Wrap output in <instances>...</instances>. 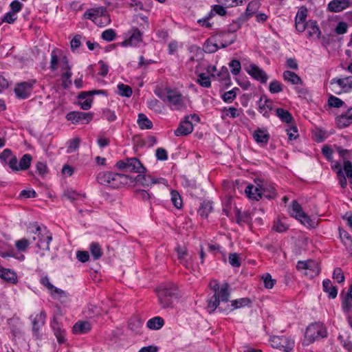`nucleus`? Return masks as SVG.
Instances as JSON below:
<instances>
[{"mask_svg": "<svg viewBox=\"0 0 352 352\" xmlns=\"http://www.w3.org/2000/svg\"><path fill=\"white\" fill-rule=\"evenodd\" d=\"M255 185H248L245 192L249 199L258 201L263 197L272 199L276 197L275 188L260 179L254 180Z\"/></svg>", "mask_w": 352, "mask_h": 352, "instance_id": "nucleus-1", "label": "nucleus"}, {"mask_svg": "<svg viewBox=\"0 0 352 352\" xmlns=\"http://www.w3.org/2000/svg\"><path fill=\"white\" fill-rule=\"evenodd\" d=\"M209 286L214 292V294L208 300V311L212 314L218 307L220 301L226 302L229 300V285L225 283L220 288L218 281L212 280L210 281Z\"/></svg>", "mask_w": 352, "mask_h": 352, "instance_id": "nucleus-2", "label": "nucleus"}, {"mask_svg": "<svg viewBox=\"0 0 352 352\" xmlns=\"http://www.w3.org/2000/svg\"><path fill=\"white\" fill-rule=\"evenodd\" d=\"M156 292L159 304L163 309L172 308L174 300L180 298L179 289L173 283L159 287Z\"/></svg>", "mask_w": 352, "mask_h": 352, "instance_id": "nucleus-3", "label": "nucleus"}, {"mask_svg": "<svg viewBox=\"0 0 352 352\" xmlns=\"http://www.w3.org/2000/svg\"><path fill=\"white\" fill-rule=\"evenodd\" d=\"M116 167L119 170L130 173H144L146 172V168L136 157H127L119 160L116 162Z\"/></svg>", "mask_w": 352, "mask_h": 352, "instance_id": "nucleus-4", "label": "nucleus"}, {"mask_svg": "<svg viewBox=\"0 0 352 352\" xmlns=\"http://www.w3.org/2000/svg\"><path fill=\"white\" fill-rule=\"evenodd\" d=\"M165 102L172 110L180 111L186 107L184 97L181 92L177 89L166 88Z\"/></svg>", "mask_w": 352, "mask_h": 352, "instance_id": "nucleus-5", "label": "nucleus"}, {"mask_svg": "<svg viewBox=\"0 0 352 352\" xmlns=\"http://www.w3.org/2000/svg\"><path fill=\"white\" fill-rule=\"evenodd\" d=\"M327 334L324 324L320 322H316L307 327L305 338L309 343H312L318 339L326 338Z\"/></svg>", "mask_w": 352, "mask_h": 352, "instance_id": "nucleus-6", "label": "nucleus"}, {"mask_svg": "<svg viewBox=\"0 0 352 352\" xmlns=\"http://www.w3.org/2000/svg\"><path fill=\"white\" fill-rule=\"evenodd\" d=\"M229 34L230 33H221L216 36L208 38L204 45V51L206 53H214L220 48L219 43L221 44V47L223 48L232 44L234 39L228 41H225L224 42L222 41L223 37Z\"/></svg>", "mask_w": 352, "mask_h": 352, "instance_id": "nucleus-7", "label": "nucleus"}, {"mask_svg": "<svg viewBox=\"0 0 352 352\" xmlns=\"http://www.w3.org/2000/svg\"><path fill=\"white\" fill-rule=\"evenodd\" d=\"M36 236L33 239L38 240L36 245L38 248L43 250H50V243L52 240V235L46 227H41L36 226L35 231L34 232Z\"/></svg>", "mask_w": 352, "mask_h": 352, "instance_id": "nucleus-8", "label": "nucleus"}, {"mask_svg": "<svg viewBox=\"0 0 352 352\" xmlns=\"http://www.w3.org/2000/svg\"><path fill=\"white\" fill-rule=\"evenodd\" d=\"M330 89L336 94L351 91L352 76H348L342 78H333L330 82Z\"/></svg>", "mask_w": 352, "mask_h": 352, "instance_id": "nucleus-9", "label": "nucleus"}, {"mask_svg": "<svg viewBox=\"0 0 352 352\" xmlns=\"http://www.w3.org/2000/svg\"><path fill=\"white\" fill-rule=\"evenodd\" d=\"M36 83V80L34 79L16 83L14 90L16 98L21 100L29 98Z\"/></svg>", "mask_w": 352, "mask_h": 352, "instance_id": "nucleus-10", "label": "nucleus"}, {"mask_svg": "<svg viewBox=\"0 0 352 352\" xmlns=\"http://www.w3.org/2000/svg\"><path fill=\"white\" fill-rule=\"evenodd\" d=\"M270 344L273 348L283 350L284 352H290L294 347V340L290 337L273 336L270 338Z\"/></svg>", "mask_w": 352, "mask_h": 352, "instance_id": "nucleus-11", "label": "nucleus"}, {"mask_svg": "<svg viewBox=\"0 0 352 352\" xmlns=\"http://www.w3.org/2000/svg\"><path fill=\"white\" fill-rule=\"evenodd\" d=\"M60 68V80L62 87L64 89L69 88L72 85V65H69L68 58L67 56H63L62 65Z\"/></svg>", "mask_w": 352, "mask_h": 352, "instance_id": "nucleus-12", "label": "nucleus"}, {"mask_svg": "<svg viewBox=\"0 0 352 352\" xmlns=\"http://www.w3.org/2000/svg\"><path fill=\"white\" fill-rule=\"evenodd\" d=\"M65 118L74 124H88L93 120L94 113L92 112L73 111L67 113Z\"/></svg>", "mask_w": 352, "mask_h": 352, "instance_id": "nucleus-13", "label": "nucleus"}, {"mask_svg": "<svg viewBox=\"0 0 352 352\" xmlns=\"http://www.w3.org/2000/svg\"><path fill=\"white\" fill-rule=\"evenodd\" d=\"M289 214L292 217H295L296 219L305 226H311V220L309 217L304 212L301 206L296 200L292 201L289 206Z\"/></svg>", "mask_w": 352, "mask_h": 352, "instance_id": "nucleus-14", "label": "nucleus"}, {"mask_svg": "<svg viewBox=\"0 0 352 352\" xmlns=\"http://www.w3.org/2000/svg\"><path fill=\"white\" fill-rule=\"evenodd\" d=\"M143 33L137 28H131L126 34V38L120 43L122 47H135L142 41Z\"/></svg>", "mask_w": 352, "mask_h": 352, "instance_id": "nucleus-15", "label": "nucleus"}, {"mask_svg": "<svg viewBox=\"0 0 352 352\" xmlns=\"http://www.w3.org/2000/svg\"><path fill=\"white\" fill-rule=\"evenodd\" d=\"M83 16L96 23L100 17H103L108 23H110L109 16L107 14V8L104 6L89 9L84 13Z\"/></svg>", "mask_w": 352, "mask_h": 352, "instance_id": "nucleus-16", "label": "nucleus"}, {"mask_svg": "<svg viewBox=\"0 0 352 352\" xmlns=\"http://www.w3.org/2000/svg\"><path fill=\"white\" fill-rule=\"evenodd\" d=\"M175 251L179 263L186 269L192 268V256L188 254L187 248L185 246L177 245L175 248Z\"/></svg>", "mask_w": 352, "mask_h": 352, "instance_id": "nucleus-17", "label": "nucleus"}, {"mask_svg": "<svg viewBox=\"0 0 352 352\" xmlns=\"http://www.w3.org/2000/svg\"><path fill=\"white\" fill-rule=\"evenodd\" d=\"M246 72L254 79L261 83H265L268 80V76L265 72L255 64H250L246 68Z\"/></svg>", "mask_w": 352, "mask_h": 352, "instance_id": "nucleus-18", "label": "nucleus"}, {"mask_svg": "<svg viewBox=\"0 0 352 352\" xmlns=\"http://www.w3.org/2000/svg\"><path fill=\"white\" fill-rule=\"evenodd\" d=\"M111 181V187L113 188H118L128 184L129 182H133V179L127 175L112 172V177Z\"/></svg>", "mask_w": 352, "mask_h": 352, "instance_id": "nucleus-19", "label": "nucleus"}, {"mask_svg": "<svg viewBox=\"0 0 352 352\" xmlns=\"http://www.w3.org/2000/svg\"><path fill=\"white\" fill-rule=\"evenodd\" d=\"M274 109V103L272 100L267 98V97H261L258 100V111L264 117L269 118L270 112Z\"/></svg>", "mask_w": 352, "mask_h": 352, "instance_id": "nucleus-20", "label": "nucleus"}, {"mask_svg": "<svg viewBox=\"0 0 352 352\" xmlns=\"http://www.w3.org/2000/svg\"><path fill=\"white\" fill-rule=\"evenodd\" d=\"M135 180L145 187H149L157 183H164L165 181L164 178H154L149 175H138L135 177Z\"/></svg>", "mask_w": 352, "mask_h": 352, "instance_id": "nucleus-21", "label": "nucleus"}, {"mask_svg": "<svg viewBox=\"0 0 352 352\" xmlns=\"http://www.w3.org/2000/svg\"><path fill=\"white\" fill-rule=\"evenodd\" d=\"M188 119V117H186L184 120L179 123L177 129L174 131L176 136L187 135L192 132V124Z\"/></svg>", "mask_w": 352, "mask_h": 352, "instance_id": "nucleus-22", "label": "nucleus"}, {"mask_svg": "<svg viewBox=\"0 0 352 352\" xmlns=\"http://www.w3.org/2000/svg\"><path fill=\"white\" fill-rule=\"evenodd\" d=\"M349 6V0H332L328 3V10L333 12H340Z\"/></svg>", "mask_w": 352, "mask_h": 352, "instance_id": "nucleus-23", "label": "nucleus"}, {"mask_svg": "<svg viewBox=\"0 0 352 352\" xmlns=\"http://www.w3.org/2000/svg\"><path fill=\"white\" fill-rule=\"evenodd\" d=\"M58 50H53L51 52V58L50 62V69L52 72L56 71L62 65L63 56Z\"/></svg>", "mask_w": 352, "mask_h": 352, "instance_id": "nucleus-24", "label": "nucleus"}, {"mask_svg": "<svg viewBox=\"0 0 352 352\" xmlns=\"http://www.w3.org/2000/svg\"><path fill=\"white\" fill-rule=\"evenodd\" d=\"M46 318L45 312L42 311L35 316L32 320V331L34 336H38L40 329L44 325Z\"/></svg>", "mask_w": 352, "mask_h": 352, "instance_id": "nucleus-25", "label": "nucleus"}, {"mask_svg": "<svg viewBox=\"0 0 352 352\" xmlns=\"http://www.w3.org/2000/svg\"><path fill=\"white\" fill-rule=\"evenodd\" d=\"M320 272V268L318 263L314 260H308L307 261V271H305V274L312 278L319 274Z\"/></svg>", "mask_w": 352, "mask_h": 352, "instance_id": "nucleus-26", "label": "nucleus"}, {"mask_svg": "<svg viewBox=\"0 0 352 352\" xmlns=\"http://www.w3.org/2000/svg\"><path fill=\"white\" fill-rule=\"evenodd\" d=\"M307 37L309 38H319L321 32L318 25L317 21L314 20H309L307 21Z\"/></svg>", "mask_w": 352, "mask_h": 352, "instance_id": "nucleus-27", "label": "nucleus"}, {"mask_svg": "<svg viewBox=\"0 0 352 352\" xmlns=\"http://www.w3.org/2000/svg\"><path fill=\"white\" fill-rule=\"evenodd\" d=\"M0 277L12 284H15L18 281L16 274L13 270L8 268L0 267Z\"/></svg>", "mask_w": 352, "mask_h": 352, "instance_id": "nucleus-28", "label": "nucleus"}, {"mask_svg": "<svg viewBox=\"0 0 352 352\" xmlns=\"http://www.w3.org/2000/svg\"><path fill=\"white\" fill-rule=\"evenodd\" d=\"M91 329V325L88 321L80 320L73 327V332L75 334H84L88 333Z\"/></svg>", "mask_w": 352, "mask_h": 352, "instance_id": "nucleus-29", "label": "nucleus"}, {"mask_svg": "<svg viewBox=\"0 0 352 352\" xmlns=\"http://www.w3.org/2000/svg\"><path fill=\"white\" fill-rule=\"evenodd\" d=\"M323 291L328 294L329 298L334 299L338 295V289L336 286H333L331 280L325 279L322 282Z\"/></svg>", "mask_w": 352, "mask_h": 352, "instance_id": "nucleus-30", "label": "nucleus"}, {"mask_svg": "<svg viewBox=\"0 0 352 352\" xmlns=\"http://www.w3.org/2000/svg\"><path fill=\"white\" fill-rule=\"evenodd\" d=\"M254 140L258 144H267L270 140V134L265 129H257L253 134Z\"/></svg>", "mask_w": 352, "mask_h": 352, "instance_id": "nucleus-31", "label": "nucleus"}, {"mask_svg": "<svg viewBox=\"0 0 352 352\" xmlns=\"http://www.w3.org/2000/svg\"><path fill=\"white\" fill-rule=\"evenodd\" d=\"M275 111L277 117L283 122H285L287 124L292 123L294 118L289 111L284 109L283 108H277L276 109Z\"/></svg>", "mask_w": 352, "mask_h": 352, "instance_id": "nucleus-32", "label": "nucleus"}, {"mask_svg": "<svg viewBox=\"0 0 352 352\" xmlns=\"http://www.w3.org/2000/svg\"><path fill=\"white\" fill-rule=\"evenodd\" d=\"M235 217L236 223L240 226H242L243 223H250L252 221V218L249 212H241L239 209L236 210Z\"/></svg>", "mask_w": 352, "mask_h": 352, "instance_id": "nucleus-33", "label": "nucleus"}, {"mask_svg": "<svg viewBox=\"0 0 352 352\" xmlns=\"http://www.w3.org/2000/svg\"><path fill=\"white\" fill-rule=\"evenodd\" d=\"M283 76L285 81L292 85H301L302 83L300 76L293 72L285 71Z\"/></svg>", "mask_w": 352, "mask_h": 352, "instance_id": "nucleus-34", "label": "nucleus"}, {"mask_svg": "<svg viewBox=\"0 0 352 352\" xmlns=\"http://www.w3.org/2000/svg\"><path fill=\"white\" fill-rule=\"evenodd\" d=\"M111 177L112 172L103 171L97 175L96 179L99 184L111 187Z\"/></svg>", "mask_w": 352, "mask_h": 352, "instance_id": "nucleus-35", "label": "nucleus"}, {"mask_svg": "<svg viewBox=\"0 0 352 352\" xmlns=\"http://www.w3.org/2000/svg\"><path fill=\"white\" fill-rule=\"evenodd\" d=\"M40 283L45 286L52 294H57L60 296L63 295L65 292L60 289L54 287L50 281L47 276H44L41 278Z\"/></svg>", "mask_w": 352, "mask_h": 352, "instance_id": "nucleus-36", "label": "nucleus"}, {"mask_svg": "<svg viewBox=\"0 0 352 352\" xmlns=\"http://www.w3.org/2000/svg\"><path fill=\"white\" fill-rule=\"evenodd\" d=\"M164 324V320L160 316H155L148 320L146 326L148 329L158 330Z\"/></svg>", "mask_w": 352, "mask_h": 352, "instance_id": "nucleus-37", "label": "nucleus"}, {"mask_svg": "<svg viewBox=\"0 0 352 352\" xmlns=\"http://www.w3.org/2000/svg\"><path fill=\"white\" fill-rule=\"evenodd\" d=\"M143 325V321L138 316H133L129 321V327L135 333H139Z\"/></svg>", "mask_w": 352, "mask_h": 352, "instance_id": "nucleus-38", "label": "nucleus"}, {"mask_svg": "<svg viewBox=\"0 0 352 352\" xmlns=\"http://www.w3.org/2000/svg\"><path fill=\"white\" fill-rule=\"evenodd\" d=\"M138 124L141 129H151L153 127L152 122L144 113H139Z\"/></svg>", "mask_w": 352, "mask_h": 352, "instance_id": "nucleus-39", "label": "nucleus"}, {"mask_svg": "<svg viewBox=\"0 0 352 352\" xmlns=\"http://www.w3.org/2000/svg\"><path fill=\"white\" fill-rule=\"evenodd\" d=\"M32 160V157L30 154L27 153L23 155L18 164L19 170H25L28 169L30 166Z\"/></svg>", "mask_w": 352, "mask_h": 352, "instance_id": "nucleus-40", "label": "nucleus"}, {"mask_svg": "<svg viewBox=\"0 0 352 352\" xmlns=\"http://www.w3.org/2000/svg\"><path fill=\"white\" fill-rule=\"evenodd\" d=\"M212 202L210 201H204L199 210L198 213L199 215L203 218H207L208 214L212 212Z\"/></svg>", "mask_w": 352, "mask_h": 352, "instance_id": "nucleus-41", "label": "nucleus"}, {"mask_svg": "<svg viewBox=\"0 0 352 352\" xmlns=\"http://www.w3.org/2000/svg\"><path fill=\"white\" fill-rule=\"evenodd\" d=\"M214 80L223 82L225 84H227V82L230 80L228 68L222 67L221 70L217 73Z\"/></svg>", "mask_w": 352, "mask_h": 352, "instance_id": "nucleus-42", "label": "nucleus"}, {"mask_svg": "<svg viewBox=\"0 0 352 352\" xmlns=\"http://www.w3.org/2000/svg\"><path fill=\"white\" fill-rule=\"evenodd\" d=\"M223 111L225 113V115L222 116V119H225V116L231 118H235L240 116L241 112L242 111L241 109H236L235 107H224L223 109Z\"/></svg>", "mask_w": 352, "mask_h": 352, "instance_id": "nucleus-43", "label": "nucleus"}, {"mask_svg": "<svg viewBox=\"0 0 352 352\" xmlns=\"http://www.w3.org/2000/svg\"><path fill=\"white\" fill-rule=\"evenodd\" d=\"M336 150L340 157H342V159L343 160L344 168L346 162H351L349 159L352 158V149H344L341 146H338L336 148Z\"/></svg>", "mask_w": 352, "mask_h": 352, "instance_id": "nucleus-44", "label": "nucleus"}, {"mask_svg": "<svg viewBox=\"0 0 352 352\" xmlns=\"http://www.w3.org/2000/svg\"><path fill=\"white\" fill-rule=\"evenodd\" d=\"M251 300L248 298H241L231 301L232 309H239L249 305Z\"/></svg>", "mask_w": 352, "mask_h": 352, "instance_id": "nucleus-45", "label": "nucleus"}, {"mask_svg": "<svg viewBox=\"0 0 352 352\" xmlns=\"http://www.w3.org/2000/svg\"><path fill=\"white\" fill-rule=\"evenodd\" d=\"M89 249L94 260H98L102 256V249L98 243H91Z\"/></svg>", "mask_w": 352, "mask_h": 352, "instance_id": "nucleus-46", "label": "nucleus"}, {"mask_svg": "<svg viewBox=\"0 0 352 352\" xmlns=\"http://www.w3.org/2000/svg\"><path fill=\"white\" fill-rule=\"evenodd\" d=\"M147 107L148 109L157 112L161 113L162 111V107L161 102L156 98H151L146 102Z\"/></svg>", "mask_w": 352, "mask_h": 352, "instance_id": "nucleus-47", "label": "nucleus"}, {"mask_svg": "<svg viewBox=\"0 0 352 352\" xmlns=\"http://www.w3.org/2000/svg\"><path fill=\"white\" fill-rule=\"evenodd\" d=\"M261 279L263 281L264 287L266 289H272L276 283V280L272 278V276L269 273H265L261 276Z\"/></svg>", "mask_w": 352, "mask_h": 352, "instance_id": "nucleus-48", "label": "nucleus"}, {"mask_svg": "<svg viewBox=\"0 0 352 352\" xmlns=\"http://www.w3.org/2000/svg\"><path fill=\"white\" fill-rule=\"evenodd\" d=\"M337 124L340 128H344L348 126L351 123H352V120L348 117V114L346 113L342 114L337 117Z\"/></svg>", "mask_w": 352, "mask_h": 352, "instance_id": "nucleus-49", "label": "nucleus"}, {"mask_svg": "<svg viewBox=\"0 0 352 352\" xmlns=\"http://www.w3.org/2000/svg\"><path fill=\"white\" fill-rule=\"evenodd\" d=\"M197 82L204 87L208 88L211 86L210 78L204 73L199 74L197 76Z\"/></svg>", "mask_w": 352, "mask_h": 352, "instance_id": "nucleus-50", "label": "nucleus"}, {"mask_svg": "<svg viewBox=\"0 0 352 352\" xmlns=\"http://www.w3.org/2000/svg\"><path fill=\"white\" fill-rule=\"evenodd\" d=\"M170 196H171V201L174 206L179 209L182 207V200L180 195L177 190H171L170 192Z\"/></svg>", "mask_w": 352, "mask_h": 352, "instance_id": "nucleus-51", "label": "nucleus"}, {"mask_svg": "<svg viewBox=\"0 0 352 352\" xmlns=\"http://www.w3.org/2000/svg\"><path fill=\"white\" fill-rule=\"evenodd\" d=\"M53 330L58 343L62 344L65 341V331L58 324L53 326Z\"/></svg>", "mask_w": 352, "mask_h": 352, "instance_id": "nucleus-52", "label": "nucleus"}, {"mask_svg": "<svg viewBox=\"0 0 352 352\" xmlns=\"http://www.w3.org/2000/svg\"><path fill=\"white\" fill-rule=\"evenodd\" d=\"M342 307L344 312H349L352 311V296L346 294L342 301Z\"/></svg>", "mask_w": 352, "mask_h": 352, "instance_id": "nucleus-53", "label": "nucleus"}, {"mask_svg": "<svg viewBox=\"0 0 352 352\" xmlns=\"http://www.w3.org/2000/svg\"><path fill=\"white\" fill-rule=\"evenodd\" d=\"M118 94L121 96L130 97L132 95V89L126 85L119 84L118 85Z\"/></svg>", "mask_w": 352, "mask_h": 352, "instance_id": "nucleus-54", "label": "nucleus"}, {"mask_svg": "<svg viewBox=\"0 0 352 352\" xmlns=\"http://www.w3.org/2000/svg\"><path fill=\"white\" fill-rule=\"evenodd\" d=\"M30 243L28 239L25 238H22L15 242V246L16 249L20 252H25Z\"/></svg>", "mask_w": 352, "mask_h": 352, "instance_id": "nucleus-55", "label": "nucleus"}, {"mask_svg": "<svg viewBox=\"0 0 352 352\" xmlns=\"http://www.w3.org/2000/svg\"><path fill=\"white\" fill-rule=\"evenodd\" d=\"M285 131L288 136V139L290 141L296 140L299 135L298 131L296 125H292L290 127L286 129Z\"/></svg>", "mask_w": 352, "mask_h": 352, "instance_id": "nucleus-56", "label": "nucleus"}, {"mask_svg": "<svg viewBox=\"0 0 352 352\" xmlns=\"http://www.w3.org/2000/svg\"><path fill=\"white\" fill-rule=\"evenodd\" d=\"M269 91L272 94H277V93L281 92L283 91V85L278 80H272L270 83Z\"/></svg>", "mask_w": 352, "mask_h": 352, "instance_id": "nucleus-57", "label": "nucleus"}, {"mask_svg": "<svg viewBox=\"0 0 352 352\" xmlns=\"http://www.w3.org/2000/svg\"><path fill=\"white\" fill-rule=\"evenodd\" d=\"M229 67H230L231 72L233 75H238L241 69V63L238 60H232L229 63Z\"/></svg>", "mask_w": 352, "mask_h": 352, "instance_id": "nucleus-58", "label": "nucleus"}, {"mask_svg": "<svg viewBox=\"0 0 352 352\" xmlns=\"http://www.w3.org/2000/svg\"><path fill=\"white\" fill-rule=\"evenodd\" d=\"M333 278L336 280L338 283H342L344 282V276L343 271L340 267H336L333 272Z\"/></svg>", "mask_w": 352, "mask_h": 352, "instance_id": "nucleus-59", "label": "nucleus"}, {"mask_svg": "<svg viewBox=\"0 0 352 352\" xmlns=\"http://www.w3.org/2000/svg\"><path fill=\"white\" fill-rule=\"evenodd\" d=\"M116 33L113 29H107L104 30L101 35L103 40L106 41H112L116 38Z\"/></svg>", "mask_w": 352, "mask_h": 352, "instance_id": "nucleus-60", "label": "nucleus"}, {"mask_svg": "<svg viewBox=\"0 0 352 352\" xmlns=\"http://www.w3.org/2000/svg\"><path fill=\"white\" fill-rule=\"evenodd\" d=\"M63 196L73 202L77 200L81 195L74 190L67 189L64 191Z\"/></svg>", "mask_w": 352, "mask_h": 352, "instance_id": "nucleus-61", "label": "nucleus"}, {"mask_svg": "<svg viewBox=\"0 0 352 352\" xmlns=\"http://www.w3.org/2000/svg\"><path fill=\"white\" fill-rule=\"evenodd\" d=\"M348 28L349 25L346 22L339 21L334 29V32L338 35L344 34L346 33Z\"/></svg>", "mask_w": 352, "mask_h": 352, "instance_id": "nucleus-62", "label": "nucleus"}, {"mask_svg": "<svg viewBox=\"0 0 352 352\" xmlns=\"http://www.w3.org/2000/svg\"><path fill=\"white\" fill-rule=\"evenodd\" d=\"M80 141V140L78 138H75L74 139L69 141L67 152L68 153H71L76 151L79 147Z\"/></svg>", "mask_w": 352, "mask_h": 352, "instance_id": "nucleus-63", "label": "nucleus"}, {"mask_svg": "<svg viewBox=\"0 0 352 352\" xmlns=\"http://www.w3.org/2000/svg\"><path fill=\"white\" fill-rule=\"evenodd\" d=\"M236 89H233L230 91L225 92L222 95V99L225 102L230 103L232 102L236 97V94L235 92Z\"/></svg>", "mask_w": 352, "mask_h": 352, "instance_id": "nucleus-64", "label": "nucleus"}]
</instances>
